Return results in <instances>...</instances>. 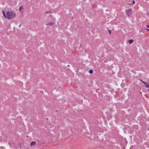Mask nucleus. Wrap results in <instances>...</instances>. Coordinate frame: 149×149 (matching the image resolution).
<instances>
[{
  "instance_id": "1",
  "label": "nucleus",
  "mask_w": 149,
  "mask_h": 149,
  "mask_svg": "<svg viewBox=\"0 0 149 149\" xmlns=\"http://www.w3.org/2000/svg\"><path fill=\"white\" fill-rule=\"evenodd\" d=\"M2 14L4 17L9 20L14 18L16 17V14L13 11H9L5 12V11H2Z\"/></svg>"
},
{
  "instance_id": "2",
  "label": "nucleus",
  "mask_w": 149,
  "mask_h": 149,
  "mask_svg": "<svg viewBox=\"0 0 149 149\" xmlns=\"http://www.w3.org/2000/svg\"><path fill=\"white\" fill-rule=\"evenodd\" d=\"M125 12L126 15H127L128 17H129V16L131 15L132 13L131 9L130 8L126 10L125 11Z\"/></svg>"
},
{
  "instance_id": "3",
  "label": "nucleus",
  "mask_w": 149,
  "mask_h": 149,
  "mask_svg": "<svg viewBox=\"0 0 149 149\" xmlns=\"http://www.w3.org/2000/svg\"><path fill=\"white\" fill-rule=\"evenodd\" d=\"M36 142L33 141H32V142H31V143L30 146H33L36 145Z\"/></svg>"
},
{
  "instance_id": "4",
  "label": "nucleus",
  "mask_w": 149,
  "mask_h": 149,
  "mask_svg": "<svg viewBox=\"0 0 149 149\" xmlns=\"http://www.w3.org/2000/svg\"><path fill=\"white\" fill-rule=\"evenodd\" d=\"M54 23L53 22H50V23H48V24H48L51 26H53V25H54Z\"/></svg>"
},
{
  "instance_id": "5",
  "label": "nucleus",
  "mask_w": 149,
  "mask_h": 149,
  "mask_svg": "<svg viewBox=\"0 0 149 149\" xmlns=\"http://www.w3.org/2000/svg\"><path fill=\"white\" fill-rule=\"evenodd\" d=\"M23 9V7H22V6H20V7H19V11H21V10Z\"/></svg>"
},
{
  "instance_id": "6",
  "label": "nucleus",
  "mask_w": 149,
  "mask_h": 149,
  "mask_svg": "<svg viewBox=\"0 0 149 149\" xmlns=\"http://www.w3.org/2000/svg\"><path fill=\"white\" fill-rule=\"evenodd\" d=\"M129 44H131L133 42V41L132 40H130L129 41Z\"/></svg>"
},
{
  "instance_id": "7",
  "label": "nucleus",
  "mask_w": 149,
  "mask_h": 149,
  "mask_svg": "<svg viewBox=\"0 0 149 149\" xmlns=\"http://www.w3.org/2000/svg\"><path fill=\"white\" fill-rule=\"evenodd\" d=\"M146 85V87L147 88H149V84H145Z\"/></svg>"
},
{
  "instance_id": "8",
  "label": "nucleus",
  "mask_w": 149,
  "mask_h": 149,
  "mask_svg": "<svg viewBox=\"0 0 149 149\" xmlns=\"http://www.w3.org/2000/svg\"><path fill=\"white\" fill-rule=\"evenodd\" d=\"M89 73L92 74L93 73V71L92 70H91L89 71Z\"/></svg>"
},
{
  "instance_id": "9",
  "label": "nucleus",
  "mask_w": 149,
  "mask_h": 149,
  "mask_svg": "<svg viewBox=\"0 0 149 149\" xmlns=\"http://www.w3.org/2000/svg\"><path fill=\"white\" fill-rule=\"evenodd\" d=\"M142 82H143V83L145 84H147V83H146V82H144L143 81H142Z\"/></svg>"
},
{
  "instance_id": "10",
  "label": "nucleus",
  "mask_w": 149,
  "mask_h": 149,
  "mask_svg": "<svg viewBox=\"0 0 149 149\" xmlns=\"http://www.w3.org/2000/svg\"><path fill=\"white\" fill-rule=\"evenodd\" d=\"M134 3H135V1H132V4H134Z\"/></svg>"
},
{
  "instance_id": "11",
  "label": "nucleus",
  "mask_w": 149,
  "mask_h": 149,
  "mask_svg": "<svg viewBox=\"0 0 149 149\" xmlns=\"http://www.w3.org/2000/svg\"><path fill=\"white\" fill-rule=\"evenodd\" d=\"M147 28H149V25H147Z\"/></svg>"
},
{
  "instance_id": "12",
  "label": "nucleus",
  "mask_w": 149,
  "mask_h": 149,
  "mask_svg": "<svg viewBox=\"0 0 149 149\" xmlns=\"http://www.w3.org/2000/svg\"><path fill=\"white\" fill-rule=\"evenodd\" d=\"M109 33L110 34L111 33V31H109Z\"/></svg>"
},
{
  "instance_id": "13",
  "label": "nucleus",
  "mask_w": 149,
  "mask_h": 149,
  "mask_svg": "<svg viewBox=\"0 0 149 149\" xmlns=\"http://www.w3.org/2000/svg\"><path fill=\"white\" fill-rule=\"evenodd\" d=\"M147 31H149V30L148 29H147Z\"/></svg>"
},
{
  "instance_id": "14",
  "label": "nucleus",
  "mask_w": 149,
  "mask_h": 149,
  "mask_svg": "<svg viewBox=\"0 0 149 149\" xmlns=\"http://www.w3.org/2000/svg\"><path fill=\"white\" fill-rule=\"evenodd\" d=\"M127 5H130V4H127Z\"/></svg>"
},
{
  "instance_id": "15",
  "label": "nucleus",
  "mask_w": 149,
  "mask_h": 149,
  "mask_svg": "<svg viewBox=\"0 0 149 149\" xmlns=\"http://www.w3.org/2000/svg\"><path fill=\"white\" fill-rule=\"evenodd\" d=\"M20 26H21V25H19V27H20Z\"/></svg>"
}]
</instances>
